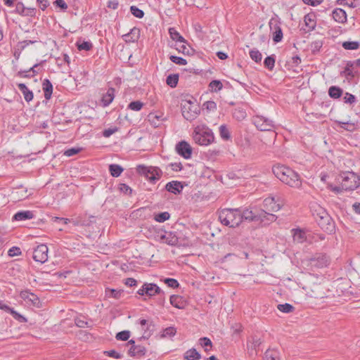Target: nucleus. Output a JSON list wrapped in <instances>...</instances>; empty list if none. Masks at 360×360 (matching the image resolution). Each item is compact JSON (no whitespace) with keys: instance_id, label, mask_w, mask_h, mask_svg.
<instances>
[{"instance_id":"obj_1","label":"nucleus","mask_w":360,"mask_h":360,"mask_svg":"<svg viewBox=\"0 0 360 360\" xmlns=\"http://www.w3.org/2000/svg\"><path fill=\"white\" fill-rule=\"evenodd\" d=\"M272 171L274 175L283 184L296 188L302 186L300 176L291 168L283 165H277L273 167Z\"/></svg>"},{"instance_id":"obj_2","label":"nucleus","mask_w":360,"mask_h":360,"mask_svg":"<svg viewBox=\"0 0 360 360\" xmlns=\"http://www.w3.org/2000/svg\"><path fill=\"white\" fill-rule=\"evenodd\" d=\"M310 209L319 227L324 231L332 233L335 230V224L326 210L316 202L311 204Z\"/></svg>"},{"instance_id":"obj_3","label":"nucleus","mask_w":360,"mask_h":360,"mask_svg":"<svg viewBox=\"0 0 360 360\" xmlns=\"http://www.w3.org/2000/svg\"><path fill=\"white\" fill-rule=\"evenodd\" d=\"M220 222L226 226L235 228L241 223L240 218V209L225 208L219 212Z\"/></svg>"},{"instance_id":"obj_4","label":"nucleus","mask_w":360,"mask_h":360,"mask_svg":"<svg viewBox=\"0 0 360 360\" xmlns=\"http://www.w3.org/2000/svg\"><path fill=\"white\" fill-rule=\"evenodd\" d=\"M193 138L196 143L200 146H208L214 140L212 131L206 125H198L193 131Z\"/></svg>"},{"instance_id":"obj_5","label":"nucleus","mask_w":360,"mask_h":360,"mask_svg":"<svg viewBox=\"0 0 360 360\" xmlns=\"http://www.w3.org/2000/svg\"><path fill=\"white\" fill-rule=\"evenodd\" d=\"M338 181L345 191H354L360 186V176L353 172L341 173Z\"/></svg>"},{"instance_id":"obj_6","label":"nucleus","mask_w":360,"mask_h":360,"mask_svg":"<svg viewBox=\"0 0 360 360\" xmlns=\"http://www.w3.org/2000/svg\"><path fill=\"white\" fill-rule=\"evenodd\" d=\"M200 107L198 105L191 101H185L181 104V112L183 117L188 120H195L200 113Z\"/></svg>"},{"instance_id":"obj_7","label":"nucleus","mask_w":360,"mask_h":360,"mask_svg":"<svg viewBox=\"0 0 360 360\" xmlns=\"http://www.w3.org/2000/svg\"><path fill=\"white\" fill-rule=\"evenodd\" d=\"M136 172L146 176L150 181H155L162 176L161 169L155 167H146L140 165L137 166Z\"/></svg>"},{"instance_id":"obj_8","label":"nucleus","mask_w":360,"mask_h":360,"mask_svg":"<svg viewBox=\"0 0 360 360\" xmlns=\"http://www.w3.org/2000/svg\"><path fill=\"white\" fill-rule=\"evenodd\" d=\"M252 122L260 131H272L275 127L273 120L262 115H255Z\"/></svg>"},{"instance_id":"obj_9","label":"nucleus","mask_w":360,"mask_h":360,"mask_svg":"<svg viewBox=\"0 0 360 360\" xmlns=\"http://www.w3.org/2000/svg\"><path fill=\"white\" fill-rule=\"evenodd\" d=\"M49 248L45 244H40L34 249L33 259L37 262L45 263L48 260Z\"/></svg>"},{"instance_id":"obj_10","label":"nucleus","mask_w":360,"mask_h":360,"mask_svg":"<svg viewBox=\"0 0 360 360\" xmlns=\"http://www.w3.org/2000/svg\"><path fill=\"white\" fill-rule=\"evenodd\" d=\"M162 292L160 288L155 283H146L142 287L137 291V293L140 295H147L148 297H153L155 295H159Z\"/></svg>"},{"instance_id":"obj_11","label":"nucleus","mask_w":360,"mask_h":360,"mask_svg":"<svg viewBox=\"0 0 360 360\" xmlns=\"http://www.w3.org/2000/svg\"><path fill=\"white\" fill-rule=\"evenodd\" d=\"M283 205V201L279 198L276 199L274 197H269L263 201L264 211L277 212L281 210Z\"/></svg>"},{"instance_id":"obj_12","label":"nucleus","mask_w":360,"mask_h":360,"mask_svg":"<svg viewBox=\"0 0 360 360\" xmlns=\"http://www.w3.org/2000/svg\"><path fill=\"white\" fill-rule=\"evenodd\" d=\"M20 297L30 306L40 307V300L34 293L28 290H23L20 292Z\"/></svg>"},{"instance_id":"obj_13","label":"nucleus","mask_w":360,"mask_h":360,"mask_svg":"<svg viewBox=\"0 0 360 360\" xmlns=\"http://www.w3.org/2000/svg\"><path fill=\"white\" fill-rule=\"evenodd\" d=\"M176 150L179 155L185 159H189L192 155L191 146L185 141H181L176 145Z\"/></svg>"},{"instance_id":"obj_14","label":"nucleus","mask_w":360,"mask_h":360,"mask_svg":"<svg viewBox=\"0 0 360 360\" xmlns=\"http://www.w3.org/2000/svg\"><path fill=\"white\" fill-rule=\"evenodd\" d=\"M160 240L169 245H176L178 243V238L175 233L172 232H165V234L160 236Z\"/></svg>"},{"instance_id":"obj_15","label":"nucleus","mask_w":360,"mask_h":360,"mask_svg":"<svg viewBox=\"0 0 360 360\" xmlns=\"http://www.w3.org/2000/svg\"><path fill=\"white\" fill-rule=\"evenodd\" d=\"M183 185L180 181H172L165 185V189L174 194H179L183 190Z\"/></svg>"},{"instance_id":"obj_16","label":"nucleus","mask_w":360,"mask_h":360,"mask_svg":"<svg viewBox=\"0 0 360 360\" xmlns=\"http://www.w3.org/2000/svg\"><path fill=\"white\" fill-rule=\"evenodd\" d=\"M240 218H241V222L243 221H252L259 219V215L255 214L252 210L245 209L241 210L240 209Z\"/></svg>"},{"instance_id":"obj_17","label":"nucleus","mask_w":360,"mask_h":360,"mask_svg":"<svg viewBox=\"0 0 360 360\" xmlns=\"http://www.w3.org/2000/svg\"><path fill=\"white\" fill-rule=\"evenodd\" d=\"M352 61H348L343 71L341 72L340 75L342 77H345L347 79H352L358 75V72L354 70Z\"/></svg>"},{"instance_id":"obj_18","label":"nucleus","mask_w":360,"mask_h":360,"mask_svg":"<svg viewBox=\"0 0 360 360\" xmlns=\"http://www.w3.org/2000/svg\"><path fill=\"white\" fill-rule=\"evenodd\" d=\"M115 98V89L110 87L108 89L107 92L103 95L101 103L103 107L108 106Z\"/></svg>"},{"instance_id":"obj_19","label":"nucleus","mask_w":360,"mask_h":360,"mask_svg":"<svg viewBox=\"0 0 360 360\" xmlns=\"http://www.w3.org/2000/svg\"><path fill=\"white\" fill-rule=\"evenodd\" d=\"M333 19L339 23H345L347 21L346 12L340 8L333 10L332 13Z\"/></svg>"},{"instance_id":"obj_20","label":"nucleus","mask_w":360,"mask_h":360,"mask_svg":"<svg viewBox=\"0 0 360 360\" xmlns=\"http://www.w3.org/2000/svg\"><path fill=\"white\" fill-rule=\"evenodd\" d=\"M34 217V214L32 211L25 210L20 211L15 213L13 217V220L24 221L26 219H31Z\"/></svg>"},{"instance_id":"obj_21","label":"nucleus","mask_w":360,"mask_h":360,"mask_svg":"<svg viewBox=\"0 0 360 360\" xmlns=\"http://www.w3.org/2000/svg\"><path fill=\"white\" fill-rule=\"evenodd\" d=\"M18 87L19 90L21 91V93L22 94L23 97L27 102L29 103L33 100V98H34L33 92L32 91H30L25 84L20 83L18 84Z\"/></svg>"},{"instance_id":"obj_22","label":"nucleus","mask_w":360,"mask_h":360,"mask_svg":"<svg viewBox=\"0 0 360 360\" xmlns=\"http://www.w3.org/2000/svg\"><path fill=\"white\" fill-rule=\"evenodd\" d=\"M146 348L142 345H132L129 349V354L131 356H141L146 354Z\"/></svg>"},{"instance_id":"obj_23","label":"nucleus","mask_w":360,"mask_h":360,"mask_svg":"<svg viewBox=\"0 0 360 360\" xmlns=\"http://www.w3.org/2000/svg\"><path fill=\"white\" fill-rule=\"evenodd\" d=\"M42 86L44 98L47 100L50 99L53 92V85L51 82L48 79H46L43 82Z\"/></svg>"},{"instance_id":"obj_24","label":"nucleus","mask_w":360,"mask_h":360,"mask_svg":"<svg viewBox=\"0 0 360 360\" xmlns=\"http://www.w3.org/2000/svg\"><path fill=\"white\" fill-rule=\"evenodd\" d=\"M170 304L177 309H183L184 307V301L182 297L173 295L170 297Z\"/></svg>"},{"instance_id":"obj_25","label":"nucleus","mask_w":360,"mask_h":360,"mask_svg":"<svg viewBox=\"0 0 360 360\" xmlns=\"http://www.w3.org/2000/svg\"><path fill=\"white\" fill-rule=\"evenodd\" d=\"M200 357V354L194 348L188 349L184 354L185 360H198Z\"/></svg>"},{"instance_id":"obj_26","label":"nucleus","mask_w":360,"mask_h":360,"mask_svg":"<svg viewBox=\"0 0 360 360\" xmlns=\"http://www.w3.org/2000/svg\"><path fill=\"white\" fill-rule=\"evenodd\" d=\"M293 231V239L295 241L302 243H303L307 237L306 233L304 231L297 229H292Z\"/></svg>"},{"instance_id":"obj_27","label":"nucleus","mask_w":360,"mask_h":360,"mask_svg":"<svg viewBox=\"0 0 360 360\" xmlns=\"http://www.w3.org/2000/svg\"><path fill=\"white\" fill-rule=\"evenodd\" d=\"M139 30L136 27H134L131 30L130 32L124 37H126L125 41H131L134 42L136 41L139 37Z\"/></svg>"},{"instance_id":"obj_28","label":"nucleus","mask_w":360,"mask_h":360,"mask_svg":"<svg viewBox=\"0 0 360 360\" xmlns=\"http://www.w3.org/2000/svg\"><path fill=\"white\" fill-rule=\"evenodd\" d=\"M343 91L341 88L336 86H332L328 89V95L332 98H339L342 95Z\"/></svg>"},{"instance_id":"obj_29","label":"nucleus","mask_w":360,"mask_h":360,"mask_svg":"<svg viewBox=\"0 0 360 360\" xmlns=\"http://www.w3.org/2000/svg\"><path fill=\"white\" fill-rule=\"evenodd\" d=\"M124 169L119 165L112 164L109 166L110 174L114 177H118L121 175Z\"/></svg>"},{"instance_id":"obj_30","label":"nucleus","mask_w":360,"mask_h":360,"mask_svg":"<svg viewBox=\"0 0 360 360\" xmlns=\"http://www.w3.org/2000/svg\"><path fill=\"white\" fill-rule=\"evenodd\" d=\"M169 33L170 37L176 41L181 43H186V40L184 38L175 30L174 27H171L169 29Z\"/></svg>"},{"instance_id":"obj_31","label":"nucleus","mask_w":360,"mask_h":360,"mask_svg":"<svg viewBox=\"0 0 360 360\" xmlns=\"http://www.w3.org/2000/svg\"><path fill=\"white\" fill-rule=\"evenodd\" d=\"M219 135L223 140L228 141L231 139L230 131L226 124H222L219 128Z\"/></svg>"},{"instance_id":"obj_32","label":"nucleus","mask_w":360,"mask_h":360,"mask_svg":"<svg viewBox=\"0 0 360 360\" xmlns=\"http://www.w3.org/2000/svg\"><path fill=\"white\" fill-rule=\"evenodd\" d=\"M269 211L262 210L261 214L259 215V219L264 221V220L275 221L277 219V217L275 214L268 212Z\"/></svg>"},{"instance_id":"obj_33","label":"nucleus","mask_w":360,"mask_h":360,"mask_svg":"<svg viewBox=\"0 0 360 360\" xmlns=\"http://www.w3.org/2000/svg\"><path fill=\"white\" fill-rule=\"evenodd\" d=\"M179 81L178 74H172L167 76L166 82L172 88L176 87Z\"/></svg>"},{"instance_id":"obj_34","label":"nucleus","mask_w":360,"mask_h":360,"mask_svg":"<svg viewBox=\"0 0 360 360\" xmlns=\"http://www.w3.org/2000/svg\"><path fill=\"white\" fill-rule=\"evenodd\" d=\"M176 333V329L174 327H168L165 328L161 334V338H172L174 336Z\"/></svg>"},{"instance_id":"obj_35","label":"nucleus","mask_w":360,"mask_h":360,"mask_svg":"<svg viewBox=\"0 0 360 360\" xmlns=\"http://www.w3.org/2000/svg\"><path fill=\"white\" fill-rule=\"evenodd\" d=\"M342 47L346 50H356L360 47L359 41H344Z\"/></svg>"},{"instance_id":"obj_36","label":"nucleus","mask_w":360,"mask_h":360,"mask_svg":"<svg viewBox=\"0 0 360 360\" xmlns=\"http://www.w3.org/2000/svg\"><path fill=\"white\" fill-rule=\"evenodd\" d=\"M264 66L269 69V70H272L275 65V56L274 55H271L267 56L264 61Z\"/></svg>"},{"instance_id":"obj_37","label":"nucleus","mask_w":360,"mask_h":360,"mask_svg":"<svg viewBox=\"0 0 360 360\" xmlns=\"http://www.w3.org/2000/svg\"><path fill=\"white\" fill-rule=\"evenodd\" d=\"M169 217V213L168 212H164L155 214L154 217V219L158 222L162 223L168 220Z\"/></svg>"},{"instance_id":"obj_38","label":"nucleus","mask_w":360,"mask_h":360,"mask_svg":"<svg viewBox=\"0 0 360 360\" xmlns=\"http://www.w3.org/2000/svg\"><path fill=\"white\" fill-rule=\"evenodd\" d=\"M277 308L280 311L283 313H290L293 311L295 309L292 304L288 303L278 304Z\"/></svg>"},{"instance_id":"obj_39","label":"nucleus","mask_w":360,"mask_h":360,"mask_svg":"<svg viewBox=\"0 0 360 360\" xmlns=\"http://www.w3.org/2000/svg\"><path fill=\"white\" fill-rule=\"evenodd\" d=\"M209 87L210 88L212 91H219L223 88V84L219 80H212L210 84Z\"/></svg>"},{"instance_id":"obj_40","label":"nucleus","mask_w":360,"mask_h":360,"mask_svg":"<svg viewBox=\"0 0 360 360\" xmlns=\"http://www.w3.org/2000/svg\"><path fill=\"white\" fill-rule=\"evenodd\" d=\"M143 106V103L140 101H135L129 103L128 108L134 111H139Z\"/></svg>"},{"instance_id":"obj_41","label":"nucleus","mask_w":360,"mask_h":360,"mask_svg":"<svg viewBox=\"0 0 360 360\" xmlns=\"http://www.w3.org/2000/svg\"><path fill=\"white\" fill-rule=\"evenodd\" d=\"M250 56L252 60L256 63H259L262 60V53L258 50H251L250 51Z\"/></svg>"},{"instance_id":"obj_42","label":"nucleus","mask_w":360,"mask_h":360,"mask_svg":"<svg viewBox=\"0 0 360 360\" xmlns=\"http://www.w3.org/2000/svg\"><path fill=\"white\" fill-rule=\"evenodd\" d=\"M130 11L134 16L138 18H142L144 15V12L136 6H131L130 7Z\"/></svg>"},{"instance_id":"obj_43","label":"nucleus","mask_w":360,"mask_h":360,"mask_svg":"<svg viewBox=\"0 0 360 360\" xmlns=\"http://www.w3.org/2000/svg\"><path fill=\"white\" fill-rule=\"evenodd\" d=\"M283 39V32H282V30L280 27H277L276 28V30L275 32H274V34H273V40L275 43H278L279 41H281Z\"/></svg>"},{"instance_id":"obj_44","label":"nucleus","mask_w":360,"mask_h":360,"mask_svg":"<svg viewBox=\"0 0 360 360\" xmlns=\"http://www.w3.org/2000/svg\"><path fill=\"white\" fill-rule=\"evenodd\" d=\"M130 337V332L129 330H123L117 333L115 338L118 340L126 341Z\"/></svg>"},{"instance_id":"obj_45","label":"nucleus","mask_w":360,"mask_h":360,"mask_svg":"<svg viewBox=\"0 0 360 360\" xmlns=\"http://www.w3.org/2000/svg\"><path fill=\"white\" fill-rule=\"evenodd\" d=\"M169 59L172 63L179 65H185L187 64V61L186 59L176 56H171L169 57Z\"/></svg>"},{"instance_id":"obj_46","label":"nucleus","mask_w":360,"mask_h":360,"mask_svg":"<svg viewBox=\"0 0 360 360\" xmlns=\"http://www.w3.org/2000/svg\"><path fill=\"white\" fill-rule=\"evenodd\" d=\"M164 283L167 284L168 287H170L172 288H176L179 285V283L177 281V280L171 278H165Z\"/></svg>"},{"instance_id":"obj_47","label":"nucleus","mask_w":360,"mask_h":360,"mask_svg":"<svg viewBox=\"0 0 360 360\" xmlns=\"http://www.w3.org/2000/svg\"><path fill=\"white\" fill-rule=\"evenodd\" d=\"M199 342H200V345L202 347H205V351H208V349L207 348V347H212V342L208 338H206V337L201 338H200Z\"/></svg>"},{"instance_id":"obj_48","label":"nucleus","mask_w":360,"mask_h":360,"mask_svg":"<svg viewBox=\"0 0 360 360\" xmlns=\"http://www.w3.org/2000/svg\"><path fill=\"white\" fill-rule=\"evenodd\" d=\"M304 21L305 22L306 26L309 27L311 29H314L316 26V23L314 22L311 15H310L309 14H307L304 16Z\"/></svg>"},{"instance_id":"obj_49","label":"nucleus","mask_w":360,"mask_h":360,"mask_svg":"<svg viewBox=\"0 0 360 360\" xmlns=\"http://www.w3.org/2000/svg\"><path fill=\"white\" fill-rule=\"evenodd\" d=\"M93 47L92 44L90 41H82L80 44H77V48L79 51L85 50L89 51Z\"/></svg>"},{"instance_id":"obj_50","label":"nucleus","mask_w":360,"mask_h":360,"mask_svg":"<svg viewBox=\"0 0 360 360\" xmlns=\"http://www.w3.org/2000/svg\"><path fill=\"white\" fill-rule=\"evenodd\" d=\"M118 131V127H114L108 129H105L103 131V136L105 138L110 137L112 134Z\"/></svg>"},{"instance_id":"obj_51","label":"nucleus","mask_w":360,"mask_h":360,"mask_svg":"<svg viewBox=\"0 0 360 360\" xmlns=\"http://www.w3.org/2000/svg\"><path fill=\"white\" fill-rule=\"evenodd\" d=\"M80 150L81 148H72L65 150L63 154L67 157H71L77 154Z\"/></svg>"},{"instance_id":"obj_52","label":"nucleus","mask_w":360,"mask_h":360,"mask_svg":"<svg viewBox=\"0 0 360 360\" xmlns=\"http://www.w3.org/2000/svg\"><path fill=\"white\" fill-rule=\"evenodd\" d=\"M35 42V41L32 40H24L22 41H19L17 44V47H18V50L22 51L30 44H32Z\"/></svg>"},{"instance_id":"obj_53","label":"nucleus","mask_w":360,"mask_h":360,"mask_svg":"<svg viewBox=\"0 0 360 360\" xmlns=\"http://www.w3.org/2000/svg\"><path fill=\"white\" fill-rule=\"evenodd\" d=\"M25 7L23 3L19 1L16 4L15 9L13 13L22 15L25 11Z\"/></svg>"},{"instance_id":"obj_54","label":"nucleus","mask_w":360,"mask_h":360,"mask_svg":"<svg viewBox=\"0 0 360 360\" xmlns=\"http://www.w3.org/2000/svg\"><path fill=\"white\" fill-rule=\"evenodd\" d=\"M343 99H344L345 103H349V104H352V103H355V101H356L355 96L353 94L348 93V92H347L345 94Z\"/></svg>"},{"instance_id":"obj_55","label":"nucleus","mask_w":360,"mask_h":360,"mask_svg":"<svg viewBox=\"0 0 360 360\" xmlns=\"http://www.w3.org/2000/svg\"><path fill=\"white\" fill-rule=\"evenodd\" d=\"M203 105L209 111H214L217 109V104L212 101H206Z\"/></svg>"},{"instance_id":"obj_56","label":"nucleus","mask_w":360,"mask_h":360,"mask_svg":"<svg viewBox=\"0 0 360 360\" xmlns=\"http://www.w3.org/2000/svg\"><path fill=\"white\" fill-rule=\"evenodd\" d=\"M265 358L266 360H278L276 352L267 350L265 352Z\"/></svg>"},{"instance_id":"obj_57","label":"nucleus","mask_w":360,"mask_h":360,"mask_svg":"<svg viewBox=\"0 0 360 360\" xmlns=\"http://www.w3.org/2000/svg\"><path fill=\"white\" fill-rule=\"evenodd\" d=\"M8 255L10 257L18 256L21 255V250L18 247H12L9 249Z\"/></svg>"},{"instance_id":"obj_58","label":"nucleus","mask_w":360,"mask_h":360,"mask_svg":"<svg viewBox=\"0 0 360 360\" xmlns=\"http://www.w3.org/2000/svg\"><path fill=\"white\" fill-rule=\"evenodd\" d=\"M159 118L160 117L155 115V114H153V113H150L148 115V120L149 121L155 126V127H158L159 125Z\"/></svg>"},{"instance_id":"obj_59","label":"nucleus","mask_w":360,"mask_h":360,"mask_svg":"<svg viewBox=\"0 0 360 360\" xmlns=\"http://www.w3.org/2000/svg\"><path fill=\"white\" fill-rule=\"evenodd\" d=\"M36 9L34 8L25 7V11L22 16L33 17L35 15Z\"/></svg>"},{"instance_id":"obj_60","label":"nucleus","mask_w":360,"mask_h":360,"mask_svg":"<svg viewBox=\"0 0 360 360\" xmlns=\"http://www.w3.org/2000/svg\"><path fill=\"white\" fill-rule=\"evenodd\" d=\"M119 190L125 194H131L132 192V189L125 184H120L119 185Z\"/></svg>"},{"instance_id":"obj_61","label":"nucleus","mask_w":360,"mask_h":360,"mask_svg":"<svg viewBox=\"0 0 360 360\" xmlns=\"http://www.w3.org/2000/svg\"><path fill=\"white\" fill-rule=\"evenodd\" d=\"M124 293V290H115V289H111L110 290V295L109 296L112 297H114L115 299H119L121 297V295Z\"/></svg>"},{"instance_id":"obj_62","label":"nucleus","mask_w":360,"mask_h":360,"mask_svg":"<svg viewBox=\"0 0 360 360\" xmlns=\"http://www.w3.org/2000/svg\"><path fill=\"white\" fill-rule=\"evenodd\" d=\"M17 76L22 78H31L34 77V75H32V73L28 72V70L18 71L17 73Z\"/></svg>"},{"instance_id":"obj_63","label":"nucleus","mask_w":360,"mask_h":360,"mask_svg":"<svg viewBox=\"0 0 360 360\" xmlns=\"http://www.w3.org/2000/svg\"><path fill=\"white\" fill-rule=\"evenodd\" d=\"M327 188L330 189V191H333L335 193H340L342 191H345L342 188V184H340V186H333L332 184H328Z\"/></svg>"},{"instance_id":"obj_64","label":"nucleus","mask_w":360,"mask_h":360,"mask_svg":"<svg viewBox=\"0 0 360 360\" xmlns=\"http://www.w3.org/2000/svg\"><path fill=\"white\" fill-rule=\"evenodd\" d=\"M323 43L321 41H315L311 44V49L313 52L319 51L322 47Z\"/></svg>"}]
</instances>
